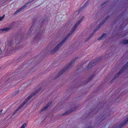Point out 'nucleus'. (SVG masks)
<instances>
[{"mask_svg":"<svg viewBox=\"0 0 128 128\" xmlns=\"http://www.w3.org/2000/svg\"><path fill=\"white\" fill-rule=\"evenodd\" d=\"M84 18V16H82L81 19H80L75 24L74 26L75 28H76L81 23V22L82 21Z\"/></svg>","mask_w":128,"mask_h":128,"instance_id":"2eb2a0df","label":"nucleus"},{"mask_svg":"<svg viewBox=\"0 0 128 128\" xmlns=\"http://www.w3.org/2000/svg\"><path fill=\"white\" fill-rule=\"evenodd\" d=\"M34 28L36 29V28L34 27V26L32 25L31 26L30 28L28 30V32L29 34H30L31 32H32L33 30V29Z\"/></svg>","mask_w":128,"mask_h":128,"instance_id":"aec40b11","label":"nucleus"},{"mask_svg":"<svg viewBox=\"0 0 128 128\" xmlns=\"http://www.w3.org/2000/svg\"><path fill=\"white\" fill-rule=\"evenodd\" d=\"M34 0H32L31 1H29V2H28L26 3V5H25L22 6L21 8H20L18 9V10H17L14 13V14H16L17 13H18V12H20L22 10L24 9V8L26 7V5L28 4L31 3V2H32L34 1Z\"/></svg>","mask_w":128,"mask_h":128,"instance_id":"6e6552de","label":"nucleus"},{"mask_svg":"<svg viewBox=\"0 0 128 128\" xmlns=\"http://www.w3.org/2000/svg\"><path fill=\"white\" fill-rule=\"evenodd\" d=\"M42 32L38 30L37 32L34 36L33 42L38 41L39 40L41 39L42 34Z\"/></svg>","mask_w":128,"mask_h":128,"instance_id":"39448f33","label":"nucleus"},{"mask_svg":"<svg viewBox=\"0 0 128 128\" xmlns=\"http://www.w3.org/2000/svg\"><path fill=\"white\" fill-rule=\"evenodd\" d=\"M128 121V117L126 118L118 126V128H121L122 126L125 125Z\"/></svg>","mask_w":128,"mask_h":128,"instance_id":"9d476101","label":"nucleus"},{"mask_svg":"<svg viewBox=\"0 0 128 128\" xmlns=\"http://www.w3.org/2000/svg\"><path fill=\"white\" fill-rule=\"evenodd\" d=\"M21 48V46H16L15 50H20Z\"/></svg>","mask_w":128,"mask_h":128,"instance_id":"b1692460","label":"nucleus"},{"mask_svg":"<svg viewBox=\"0 0 128 128\" xmlns=\"http://www.w3.org/2000/svg\"><path fill=\"white\" fill-rule=\"evenodd\" d=\"M109 17V16H108L107 17H106L102 21V22L100 23V25H101L102 26L104 24V23L106 21V20Z\"/></svg>","mask_w":128,"mask_h":128,"instance_id":"6ab92c4d","label":"nucleus"},{"mask_svg":"<svg viewBox=\"0 0 128 128\" xmlns=\"http://www.w3.org/2000/svg\"><path fill=\"white\" fill-rule=\"evenodd\" d=\"M88 2H86L84 5L82 6V8H80V11L82 10L83 9H84L85 7L88 4Z\"/></svg>","mask_w":128,"mask_h":128,"instance_id":"4be33fe9","label":"nucleus"},{"mask_svg":"<svg viewBox=\"0 0 128 128\" xmlns=\"http://www.w3.org/2000/svg\"><path fill=\"white\" fill-rule=\"evenodd\" d=\"M76 28L74 26L70 32L67 34L62 41L51 51V53L52 54H54L62 46V45L64 43L67 38L73 33Z\"/></svg>","mask_w":128,"mask_h":128,"instance_id":"f03ea898","label":"nucleus"},{"mask_svg":"<svg viewBox=\"0 0 128 128\" xmlns=\"http://www.w3.org/2000/svg\"><path fill=\"white\" fill-rule=\"evenodd\" d=\"M78 57H76L74 59L71 61L67 64L62 70H60L58 74L57 75L56 78L59 77L63 72L66 71L68 68H70L71 64H72L78 58Z\"/></svg>","mask_w":128,"mask_h":128,"instance_id":"20e7f679","label":"nucleus"},{"mask_svg":"<svg viewBox=\"0 0 128 128\" xmlns=\"http://www.w3.org/2000/svg\"><path fill=\"white\" fill-rule=\"evenodd\" d=\"M28 124V122L25 123L22 125L20 128H24Z\"/></svg>","mask_w":128,"mask_h":128,"instance_id":"5701e85b","label":"nucleus"},{"mask_svg":"<svg viewBox=\"0 0 128 128\" xmlns=\"http://www.w3.org/2000/svg\"><path fill=\"white\" fill-rule=\"evenodd\" d=\"M101 26L102 25H100V24H99L98 26L97 27H96L95 30L93 31V33L94 34L96 31H97L98 29H99L100 28Z\"/></svg>","mask_w":128,"mask_h":128,"instance_id":"dca6fc26","label":"nucleus"},{"mask_svg":"<svg viewBox=\"0 0 128 128\" xmlns=\"http://www.w3.org/2000/svg\"><path fill=\"white\" fill-rule=\"evenodd\" d=\"M106 116V114L104 115H103V116L102 115L101 116H101L102 119V120H104V119H102V118H103L104 116L105 117H106L107 116Z\"/></svg>","mask_w":128,"mask_h":128,"instance_id":"bb28decb","label":"nucleus"},{"mask_svg":"<svg viewBox=\"0 0 128 128\" xmlns=\"http://www.w3.org/2000/svg\"><path fill=\"white\" fill-rule=\"evenodd\" d=\"M17 94V93H16L15 94V95H16V94Z\"/></svg>","mask_w":128,"mask_h":128,"instance_id":"e433bc0d","label":"nucleus"},{"mask_svg":"<svg viewBox=\"0 0 128 128\" xmlns=\"http://www.w3.org/2000/svg\"><path fill=\"white\" fill-rule=\"evenodd\" d=\"M2 110H0V115L2 114Z\"/></svg>","mask_w":128,"mask_h":128,"instance_id":"7c9ffc66","label":"nucleus"},{"mask_svg":"<svg viewBox=\"0 0 128 128\" xmlns=\"http://www.w3.org/2000/svg\"><path fill=\"white\" fill-rule=\"evenodd\" d=\"M2 52V51L1 50L0 48V55L1 54Z\"/></svg>","mask_w":128,"mask_h":128,"instance_id":"c756f323","label":"nucleus"},{"mask_svg":"<svg viewBox=\"0 0 128 128\" xmlns=\"http://www.w3.org/2000/svg\"><path fill=\"white\" fill-rule=\"evenodd\" d=\"M122 43L124 44H128V40H123L122 42Z\"/></svg>","mask_w":128,"mask_h":128,"instance_id":"412c9836","label":"nucleus"},{"mask_svg":"<svg viewBox=\"0 0 128 128\" xmlns=\"http://www.w3.org/2000/svg\"><path fill=\"white\" fill-rule=\"evenodd\" d=\"M14 93H15L14 92V93H13V94H14Z\"/></svg>","mask_w":128,"mask_h":128,"instance_id":"58836bf2","label":"nucleus"},{"mask_svg":"<svg viewBox=\"0 0 128 128\" xmlns=\"http://www.w3.org/2000/svg\"><path fill=\"white\" fill-rule=\"evenodd\" d=\"M97 61V60H94L90 61L86 68L88 69H90L92 67L94 66L96 64V62Z\"/></svg>","mask_w":128,"mask_h":128,"instance_id":"0eeeda50","label":"nucleus"},{"mask_svg":"<svg viewBox=\"0 0 128 128\" xmlns=\"http://www.w3.org/2000/svg\"><path fill=\"white\" fill-rule=\"evenodd\" d=\"M110 115H108V114H107V116H110Z\"/></svg>","mask_w":128,"mask_h":128,"instance_id":"473e14b6","label":"nucleus"},{"mask_svg":"<svg viewBox=\"0 0 128 128\" xmlns=\"http://www.w3.org/2000/svg\"><path fill=\"white\" fill-rule=\"evenodd\" d=\"M76 28L74 26L70 32L67 34L62 41L51 51V53L52 54H54L62 46V45L64 43L67 38L73 33Z\"/></svg>","mask_w":128,"mask_h":128,"instance_id":"f257e3e1","label":"nucleus"},{"mask_svg":"<svg viewBox=\"0 0 128 128\" xmlns=\"http://www.w3.org/2000/svg\"><path fill=\"white\" fill-rule=\"evenodd\" d=\"M80 66L81 67H82V65H80Z\"/></svg>","mask_w":128,"mask_h":128,"instance_id":"72a5a7b5","label":"nucleus"},{"mask_svg":"<svg viewBox=\"0 0 128 128\" xmlns=\"http://www.w3.org/2000/svg\"><path fill=\"white\" fill-rule=\"evenodd\" d=\"M93 34V33L92 34H91L88 37L90 38L92 36L93 34Z\"/></svg>","mask_w":128,"mask_h":128,"instance_id":"c85d7f7f","label":"nucleus"},{"mask_svg":"<svg viewBox=\"0 0 128 128\" xmlns=\"http://www.w3.org/2000/svg\"><path fill=\"white\" fill-rule=\"evenodd\" d=\"M34 0H32L31 1H29V2H28L26 3V5H25L22 6L21 8H20L18 9V10H17L14 13V14H16L17 13H18V12H20L22 10L24 9V8L26 7V5L28 4L31 3V2H32L34 1Z\"/></svg>","mask_w":128,"mask_h":128,"instance_id":"1a4fd4ad","label":"nucleus"},{"mask_svg":"<svg viewBox=\"0 0 128 128\" xmlns=\"http://www.w3.org/2000/svg\"><path fill=\"white\" fill-rule=\"evenodd\" d=\"M88 128H90V127H89Z\"/></svg>","mask_w":128,"mask_h":128,"instance_id":"4c0bfd02","label":"nucleus"},{"mask_svg":"<svg viewBox=\"0 0 128 128\" xmlns=\"http://www.w3.org/2000/svg\"><path fill=\"white\" fill-rule=\"evenodd\" d=\"M94 76V75H92L91 76H90L88 79V81L87 82L86 84H87L89 80L92 79Z\"/></svg>","mask_w":128,"mask_h":128,"instance_id":"393cba45","label":"nucleus"},{"mask_svg":"<svg viewBox=\"0 0 128 128\" xmlns=\"http://www.w3.org/2000/svg\"><path fill=\"white\" fill-rule=\"evenodd\" d=\"M76 109V107H74V108H72L71 110H70L69 111H67L66 112H65L63 114H62V115H67V114L70 113L72 112L74 110H75Z\"/></svg>","mask_w":128,"mask_h":128,"instance_id":"f8f14e48","label":"nucleus"},{"mask_svg":"<svg viewBox=\"0 0 128 128\" xmlns=\"http://www.w3.org/2000/svg\"><path fill=\"white\" fill-rule=\"evenodd\" d=\"M105 4V2L103 3L102 4V6H103V5H104Z\"/></svg>","mask_w":128,"mask_h":128,"instance_id":"2f4dec72","label":"nucleus"},{"mask_svg":"<svg viewBox=\"0 0 128 128\" xmlns=\"http://www.w3.org/2000/svg\"><path fill=\"white\" fill-rule=\"evenodd\" d=\"M51 104V102H49L40 111V112H41L46 110L48 108Z\"/></svg>","mask_w":128,"mask_h":128,"instance_id":"9b49d317","label":"nucleus"},{"mask_svg":"<svg viewBox=\"0 0 128 128\" xmlns=\"http://www.w3.org/2000/svg\"><path fill=\"white\" fill-rule=\"evenodd\" d=\"M22 38L21 36L19 35L16 36L15 38L16 42L17 43L19 42Z\"/></svg>","mask_w":128,"mask_h":128,"instance_id":"4468645a","label":"nucleus"},{"mask_svg":"<svg viewBox=\"0 0 128 128\" xmlns=\"http://www.w3.org/2000/svg\"><path fill=\"white\" fill-rule=\"evenodd\" d=\"M5 15H3L2 16L0 17V21H1L4 17Z\"/></svg>","mask_w":128,"mask_h":128,"instance_id":"a878e982","label":"nucleus"},{"mask_svg":"<svg viewBox=\"0 0 128 128\" xmlns=\"http://www.w3.org/2000/svg\"><path fill=\"white\" fill-rule=\"evenodd\" d=\"M11 78H9L8 79V80H9V79H10Z\"/></svg>","mask_w":128,"mask_h":128,"instance_id":"f704fd0d","label":"nucleus"},{"mask_svg":"<svg viewBox=\"0 0 128 128\" xmlns=\"http://www.w3.org/2000/svg\"><path fill=\"white\" fill-rule=\"evenodd\" d=\"M13 44L12 41V40H9L7 43V45L8 46H10Z\"/></svg>","mask_w":128,"mask_h":128,"instance_id":"f3484780","label":"nucleus"},{"mask_svg":"<svg viewBox=\"0 0 128 128\" xmlns=\"http://www.w3.org/2000/svg\"><path fill=\"white\" fill-rule=\"evenodd\" d=\"M128 62L123 66L122 67V68L118 72V73L115 75L113 79V80L114 79H115L116 78H117L118 76L128 67Z\"/></svg>","mask_w":128,"mask_h":128,"instance_id":"423d86ee","label":"nucleus"},{"mask_svg":"<svg viewBox=\"0 0 128 128\" xmlns=\"http://www.w3.org/2000/svg\"><path fill=\"white\" fill-rule=\"evenodd\" d=\"M35 32H35V33H36V31H35Z\"/></svg>","mask_w":128,"mask_h":128,"instance_id":"c9c22d12","label":"nucleus"},{"mask_svg":"<svg viewBox=\"0 0 128 128\" xmlns=\"http://www.w3.org/2000/svg\"><path fill=\"white\" fill-rule=\"evenodd\" d=\"M90 38H89V37H88L87 38H86V42H87L90 39Z\"/></svg>","mask_w":128,"mask_h":128,"instance_id":"cd10ccee","label":"nucleus"},{"mask_svg":"<svg viewBox=\"0 0 128 128\" xmlns=\"http://www.w3.org/2000/svg\"><path fill=\"white\" fill-rule=\"evenodd\" d=\"M41 90V88L37 89L36 91L33 92L28 97L26 100L24 101V102L20 105L16 110L14 112L13 114H16V112L18 111L20 108H22L24 105L28 101L30 100L38 92L40 91Z\"/></svg>","mask_w":128,"mask_h":128,"instance_id":"7ed1b4c3","label":"nucleus"},{"mask_svg":"<svg viewBox=\"0 0 128 128\" xmlns=\"http://www.w3.org/2000/svg\"><path fill=\"white\" fill-rule=\"evenodd\" d=\"M10 29V28H1L0 29V31H1L2 32H4V31H8V30Z\"/></svg>","mask_w":128,"mask_h":128,"instance_id":"a211bd4d","label":"nucleus"},{"mask_svg":"<svg viewBox=\"0 0 128 128\" xmlns=\"http://www.w3.org/2000/svg\"><path fill=\"white\" fill-rule=\"evenodd\" d=\"M107 35V34L106 33L103 34L102 36L98 38V40H100L105 38L106 37Z\"/></svg>","mask_w":128,"mask_h":128,"instance_id":"ddd939ff","label":"nucleus"}]
</instances>
